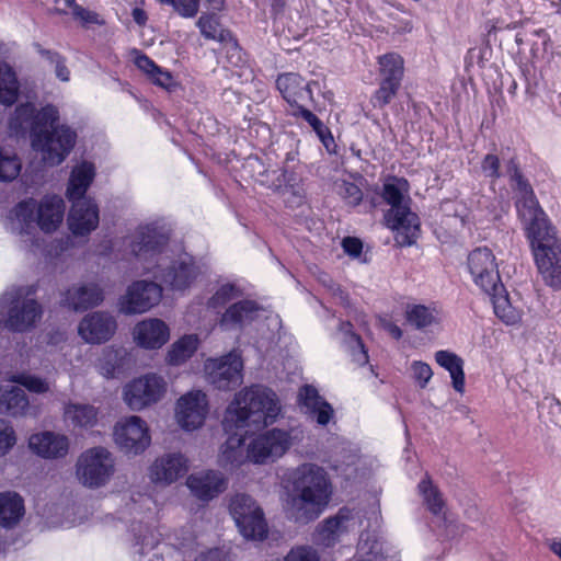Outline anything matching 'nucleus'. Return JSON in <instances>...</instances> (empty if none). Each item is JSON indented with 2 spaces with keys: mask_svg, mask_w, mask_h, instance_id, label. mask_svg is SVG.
Listing matches in <instances>:
<instances>
[{
  "mask_svg": "<svg viewBox=\"0 0 561 561\" xmlns=\"http://www.w3.org/2000/svg\"><path fill=\"white\" fill-rule=\"evenodd\" d=\"M507 172L517 194L516 208L530 242L537 268L547 285L561 288V242L513 160L507 165Z\"/></svg>",
  "mask_w": 561,
  "mask_h": 561,
  "instance_id": "nucleus-1",
  "label": "nucleus"
},
{
  "mask_svg": "<svg viewBox=\"0 0 561 561\" xmlns=\"http://www.w3.org/2000/svg\"><path fill=\"white\" fill-rule=\"evenodd\" d=\"M278 398L271 388H242L228 405L222 426L228 434L221 447L220 462L238 467L244 461V434L275 422Z\"/></svg>",
  "mask_w": 561,
  "mask_h": 561,
  "instance_id": "nucleus-2",
  "label": "nucleus"
},
{
  "mask_svg": "<svg viewBox=\"0 0 561 561\" xmlns=\"http://www.w3.org/2000/svg\"><path fill=\"white\" fill-rule=\"evenodd\" d=\"M60 114L57 106L36 108L32 103L20 104L9 119V129L20 136L31 134V146L48 167L61 164L73 149L77 133L68 125H55Z\"/></svg>",
  "mask_w": 561,
  "mask_h": 561,
  "instance_id": "nucleus-3",
  "label": "nucleus"
},
{
  "mask_svg": "<svg viewBox=\"0 0 561 561\" xmlns=\"http://www.w3.org/2000/svg\"><path fill=\"white\" fill-rule=\"evenodd\" d=\"M131 252L144 262V268L173 290H184L199 274L193 259L184 253L173 260L168 237L157 227H139L133 236Z\"/></svg>",
  "mask_w": 561,
  "mask_h": 561,
  "instance_id": "nucleus-4",
  "label": "nucleus"
},
{
  "mask_svg": "<svg viewBox=\"0 0 561 561\" xmlns=\"http://www.w3.org/2000/svg\"><path fill=\"white\" fill-rule=\"evenodd\" d=\"M291 490L284 500L288 519L308 524L327 508L332 496V484L327 471L316 463H302L290 476Z\"/></svg>",
  "mask_w": 561,
  "mask_h": 561,
  "instance_id": "nucleus-5",
  "label": "nucleus"
},
{
  "mask_svg": "<svg viewBox=\"0 0 561 561\" xmlns=\"http://www.w3.org/2000/svg\"><path fill=\"white\" fill-rule=\"evenodd\" d=\"M66 204L57 194H46L39 198L27 197L15 204L5 220L7 230L21 238L25 248L38 241L36 229L53 234L64 224Z\"/></svg>",
  "mask_w": 561,
  "mask_h": 561,
  "instance_id": "nucleus-6",
  "label": "nucleus"
},
{
  "mask_svg": "<svg viewBox=\"0 0 561 561\" xmlns=\"http://www.w3.org/2000/svg\"><path fill=\"white\" fill-rule=\"evenodd\" d=\"M409 183L402 178H387L381 187V197L390 205L385 215L386 225L396 232L400 245L414 243L420 232L416 214L410 209Z\"/></svg>",
  "mask_w": 561,
  "mask_h": 561,
  "instance_id": "nucleus-7",
  "label": "nucleus"
},
{
  "mask_svg": "<svg viewBox=\"0 0 561 561\" xmlns=\"http://www.w3.org/2000/svg\"><path fill=\"white\" fill-rule=\"evenodd\" d=\"M115 457L103 446L85 449L76 462V476L85 488L96 490L105 486L115 473Z\"/></svg>",
  "mask_w": 561,
  "mask_h": 561,
  "instance_id": "nucleus-8",
  "label": "nucleus"
},
{
  "mask_svg": "<svg viewBox=\"0 0 561 561\" xmlns=\"http://www.w3.org/2000/svg\"><path fill=\"white\" fill-rule=\"evenodd\" d=\"M34 293L33 286H27L5 294L4 300L10 302L4 322L7 328L16 332H25L41 319L43 310L33 298Z\"/></svg>",
  "mask_w": 561,
  "mask_h": 561,
  "instance_id": "nucleus-9",
  "label": "nucleus"
},
{
  "mask_svg": "<svg viewBox=\"0 0 561 561\" xmlns=\"http://www.w3.org/2000/svg\"><path fill=\"white\" fill-rule=\"evenodd\" d=\"M229 511L244 538L263 540L266 537L267 524L264 513L252 496L237 493L230 500Z\"/></svg>",
  "mask_w": 561,
  "mask_h": 561,
  "instance_id": "nucleus-10",
  "label": "nucleus"
},
{
  "mask_svg": "<svg viewBox=\"0 0 561 561\" xmlns=\"http://www.w3.org/2000/svg\"><path fill=\"white\" fill-rule=\"evenodd\" d=\"M291 431L272 428L257 435L247 448V459L256 465L275 461L293 445Z\"/></svg>",
  "mask_w": 561,
  "mask_h": 561,
  "instance_id": "nucleus-11",
  "label": "nucleus"
},
{
  "mask_svg": "<svg viewBox=\"0 0 561 561\" xmlns=\"http://www.w3.org/2000/svg\"><path fill=\"white\" fill-rule=\"evenodd\" d=\"M162 287L148 280L133 282L117 300V311L125 316L146 313L162 299Z\"/></svg>",
  "mask_w": 561,
  "mask_h": 561,
  "instance_id": "nucleus-12",
  "label": "nucleus"
},
{
  "mask_svg": "<svg viewBox=\"0 0 561 561\" xmlns=\"http://www.w3.org/2000/svg\"><path fill=\"white\" fill-rule=\"evenodd\" d=\"M467 267L473 283L484 293L502 290L495 255L488 248H478L468 255Z\"/></svg>",
  "mask_w": 561,
  "mask_h": 561,
  "instance_id": "nucleus-13",
  "label": "nucleus"
},
{
  "mask_svg": "<svg viewBox=\"0 0 561 561\" xmlns=\"http://www.w3.org/2000/svg\"><path fill=\"white\" fill-rule=\"evenodd\" d=\"M114 440L126 454L139 455L150 445L151 438L146 422L133 415L116 423Z\"/></svg>",
  "mask_w": 561,
  "mask_h": 561,
  "instance_id": "nucleus-14",
  "label": "nucleus"
},
{
  "mask_svg": "<svg viewBox=\"0 0 561 561\" xmlns=\"http://www.w3.org/2000/svg\"><path fill=\"white\" fill-rule=\"evenodd\" d=\"M360 524L359 511L344 506L334 516L318 525L314 533V542L324 547H332L343 534L359 527Z\"/></svg>",
  "mask_w": 561,
  "mask_h": 561,
  "instance_id": "nucleus-15",
  "label": "nucleus"
},
{
  "mask_svg": "<svg viewBox=\"0 0 561 561\" xmlns=\"http://www.w3.org/2000/svg\"><path fill=\"white\" fill-rule=\"evenodd\" d=\"M77 330L83 342L99 345L108 342L115 335L117 321L107 311H92L80 320Z\"/></svg>",
  "mask_w": 561,
  "mask_h": 561,
  "instance_id": "nucleus-16",
  "label": "nucleus"
},
{
  "mask_svg": "<svg viewBox=\"0 0 561 561\" xmlns=\"http://www.w3.org/2000/svg\"><path fill=\"white\" fill-rule=\"evenodd\" d=\"M171 337L169 324L154 317L145 318L131 329L134 344L144 351H157L163 347Z\"/></svg>",
  "mask_w": 561,
  "mask_h": 561,
  "instance_id": "nucleus-17",
  "label": "nucleus"
},
{
  "mask_svg": "<svg viewBox=\"0 0 561 561\" xmlns=\"http://www.w3.org/2000/svg\"><path fill=\"white\" fill-rule=\"evenodd\" d=\"M207 413V397L201 389L192 390L178 400L175 417L179 425L185 431L201 427Z\"/></svg>",
  "mask_w": 561,
  "mask_h": 561,
  "instance_id": "nucleus-18",
  "label": "nucleus"
},
{
  "mask_svg": "<svg viewBox=\"0 0 561 561\" xmlns=\"http://www.w3.org/2000/svg\"><path fill=\"white\" fill-rule=\"evenodd\" d=\"M72 203L67 224L75 237H85L99 226V207L93 199L70 201Z\"/></svg>",
  "mask_w": 561,
  "mask_h": 561,
  "instance_id": "nucleus-19",
  "label": "nucleus"
},
{
  "mask_svg": "<svg viewBox=\"0 0 561 561\" xmlns=\"http://www.w3.org/2000/svg\"><path fill=\"white\" fill-rule=\"evenodd\" d=\"M242 360L237 353H229L219 358H209L205 362L204 370L211 382H231L241 381Z\"/></svg>",
  "mask_w": 561,
  "mask_h": 561,
  "instance_id": "nucleus-20",
  "label": "nucleus"
},
{
  "mask_svg": "<svg viewBox=\"0 0 561 561\" xmlns=\"http://www.w3.org/2000/svg\"><path fill=\"white\" fill-rule=\"evenodd\" d=\"M149 471L152 482L170 484L186 474L187 459L180 453L167 454L157 458Z\"/></svg>",
  "mask_w": 561,
  "mask_h": 561,
  "instance_id": "nucleus-21",
  "label": "nucleus"
},
{
  "mask_svg": "<svg viewBox=\"0 0 561 561\" xmlns=\"http://www.w3.org/2000/svg\"><path fill=\"white\" fill-rule=\"evenodd\" d=\"M191 492L203 501H209L227 488V480L219 471L208 470L192 474L187 479Z\"/></svg>",
  "mask_w": 561,
  "mask_h": 561,
  "instance_id": "nucleus-22",
  "label": "nucleus"
},
{
  "mask_svg": "<svg viewBox=\"0 0 561 561\" xmlns=\"http://www.w3.org/2000/svg\"><path fill=\"white\" fill-rule=\"evenodd\" d=\"M28 446L43 458L56 459L62 458L68 454L69 439L62 434L42 432L30 437Z\"/></svg>",
  "mask_w": 561,
  "mask_h": 561,
  "instance_id": "nucleus-23",
  "label": "nucleus"
},
{
  "mask_svg": "<svg viewBox=\"0 0 561 561\" xmlns=\"http://www.w3.org/2000/svg\"><path fill=\"white\" fill-rule=\"evenodd\" d=\"M276 85L284 100L291 106L302 107L312 100L310 83L297 73L280 75Z\"/></svg>",
  "mask_w": 561,
  "mask_h": 561,
  "instance_id": "nucleus-24",
  "label": "nucleus"
},
{
  "mask_svg": "<svg viewBox=\"0 0 561 561\" xmlns=\"http://www.w3.org/2000/svg\"><path fill=\"white\" fill-rule=\"evenodd\" d=\"M298 404L305 414L316 420L319 425L325 426L333 417V409L321 396L317 388H300Z\"/></svg>",
  "mask_w": 561,
  "mask_h": 561,
  "instance_id": "nucleus-25",
  "label": "nucleus"
},
{
  "mask_svg": "<svg viewBox=\"0 0 561 561\" xmlns=\"http://www.w3.org/2000/svg\"><path fill=\"white\" fill-rule=\"evenodd\" d=\"M103 299V291L96 284H84L69 288L61 304L73 310H84L100 305Z\"/></svg>",
  "mask_w": 561,
  "mask_h": 561,
  "instance_id": "nucleus-26",
  "label": "nucleus"
},
{
  "mask_svg": "<svg viewBox=\"0 0 561 561\" xmlns=\"http://www.w3.org/2000/svg\"><path fill=\"white\" fill-rule=\"evenodd\" d=\"M95 178L94 164L88 161H82L76 164L69 176L66 188V196L69 201L85 199L84 194L92 184Z\"/></svg>",
  "mask_w": 561,
  "mask_h": 561,
  "instance_id": "nucleus-27",
  "label": "nucleus"
},
{
  "mask_svg": "<svg viewBox=\"0 0 561 561\" xmlns=\"http://www.w3.org/2000/svg\"><path fill=\"white\" fill-rule=\"evenodd\" d=\"M262 311L253 301H240L226 310L220 319V325L225 330L243 327L257 319Z\"/></svg>",
  "mask_w": 561,
  "mask_h": 561,
  "instance_id": "nucleus-28",
  "label": "nucleus"
},
{
  "mask_svg": "<svg viewBox=\"0 0 561 561\" xmlns=\"http://www.w3.org/2000/svg\"><path fill=\"white\" fill-rule=\"evenodd\" d=\"M130 360L124 350L105 348L99 359V373L107 379H121L127 375Z\"/></svg>",
  "mask_w": 561,
  "mask_h": 561,
  "instance_id": "nucleus-29",
  "label": "nucleus"
},
{
  "mask_svg": "<svg viewBox=\"0 0 561 561\" xmlns=\"http://www.w3.org/2000/svg\"><path fill=\"white\" fill-rule=\"evenodd\" d=\"M131 553L144 557L152 551L160 542L161 534L152 526L141 522L131 525Z\"/></svg>",
  "mask_w": 561,
  "mask_h": 561,
  "instance_id": "nucleus-30",
  "label": "nucleus"
},
{
  "mask_svg": "<svg viewBox=\"0 0 561 561\" xmlns=\"http://www.w3.org/2000/svg\"><path fill=\"white\" fill-rule=\"evenodd\" d=\"M23 499L15 492L0 493V526L11 528L24 515Z\"/></svg>",
  "mask_w": 561,
  "mask_h": 561,
  "instance_id": "nucleus-31",
  "label": "nucleus"
},
{
  "mask_svg": "<svg viewBox=\"0 0 561 561\" xmlns=\"http://www.w3.org/2000/svg\"><path fill=\"white\" fill-rule=\"evenodd\" d=\"M199 337L197 334H185L175 340L165 354V362L173 366L186 363L197 351Z\"/></svg>",
  "mask_w": 561,
  "mask_h": 561,
  "instance_id": "nucleus-32",
  "label": "nucleus"
},
{
  "mask_svg": "<svg viewBox=\"0 0 561 561\" xmlns=\"http://www.w3.org/2000/svg\"><path fill=\"white\" fill-rule=\"evenodd\" d=\"M165 393V388H125L123 398L133 411H141L159 402Z\"/></svg>",
  "mask_w": 561,
  "mask_h": 561,
  "instance_id": "nucleus-33",
  "label": "nucleus"
},
{
  "mask_svg": "<svg viewBox=\"0 0 561 561\" xmlns=\"http://www.w3.org/2000/svg\"><path fill=\"white\" fill-rule=\"evenodd\" d=\"M30 410V399L23 388H0V412L12 416L24 415Z\"/></svg>",
  "mask_w": 561,
  "mask_h": 561,
  "instance_id": "nucleus-34",
  "label": "nucleus"
},
{
  "mask_svg": "<svg viewBox=\"0 0 561 561\" xmlns=\"http://www.w3.org/2000/svg\"><path fill=\"white\" fill-rule=\"evenodd\" d=\"M362 178L354 174H343L333 181V192L341 197L345 204L357 206L363 201V191L360 188Z\"/></svg>",
  "mask_w": 561,
  "mask_h": 561,
  "instance_id": "nucleus-35",
  "label": "nucleus"
},
{
  "mask_svg": "<svg viewBox=\"0 0 561 561\" xmlns=\"http://www.w3.org/2000/svg\"><path fill=\"white\" fill-rule=\"evenodd\" d=\"M405 317L410 324L419 330L434 328L440 323V311L434 306L409 305Z\"/></svg>",
  "mask_w": 561,
  "mask_h": 561,
  "instance_id": "nucleus-36",
  "label": "nucleus"
},
{
  "mask_svg": "<svg viewBox=\"0 0 561 561\" xmlns=\"http://www.w3.org/2000/svg\"><path fill=\"white\" fill-rule=\"evenodd\" d=\"M134 62L154 84L164 89H172L175 85L173 77L167 70L160 68L148 56L138 51L135 53Z\"/></svg>",
  "mask_w": 561,
  "mask_h": 561,
  "instance_id": "nucleus-37",
  "label": "nucleus"
},
{
  "mask_svg": "<svg viewBox=\"0 0 561 561\" xmlns=\"http://www.w3.org/2000/svg\"><path fill=\"white\" fill-rule=\"evenodd\" d=\"M417 490L427 510L434 516L439 517L443 515L444 520L447 522V518L444 514V500L442 493L437 486L433 484L431 478L427 474H425L424 478L419 482Z\"/></svg>",
  "mask_w": 561,
  "mask_h": 561,
  "instance_id": "nucleus-38",
  "label": "nucleus"
},
{
  "mask_svg": "<svg viewBox=\"0 0 561 561\" xmlns=\"http://www.w3.org/2000/svg\"><path fill=\"white\" fill-rule=\"evenodd\" d=\"M23 162L10 147H0V183H11L19 178Z\"/></svg>",
  "mask_w": 561,
  "mask_h": 561,
  "instance_id": "nucleus-39",
  "label": "nucleus"
},
{
  "mask_svg": "<svg viewBox=\"0 0 561 561\" xmlns=\"http://www.w3.org/2000/svg\"><path fill=\"white\" fill-rule=\"evenodd\" d=\"M492 300L495 314L506 324H515L522 318L519 309L514 307L502 286V290H494L493 293H486Z\"/></svg>",
  "mask_w": 561,
  "mask_h": 561,
  "instance_id": "nucleus-40",
  "label": "nucleus"
},
{
  "mask_svg": "<svg viewBox=\"0 0 561 561\" xmlns=\"http://www.w3.org/2000/svg\"><path fill=\"white\" fill-rule=\"evenodd\" d=\"M65 417L73 426L88 428L93 427L98 422V410L90 404H68L65 407Z\"/></svg>",
  "mask_w": 561,
  "mask_h": 561,
  "instance_id": "nucleus-41",
  "label": "nucleus"
},
{
  "mask_svg": "<svg viewBox=\"0 0 561 561\" xmlns=\"http://www.w3.org/2000/svg\"><path fill=\"white\" fill-rule=\"evenodd\" d=\"M434 357L436 363L449 373L453 386H463V360L457 354L442 350L437 351Z\"/></svg>",
  "mask_w": 561,
  "mask_h": 561,
  "instance_id": "nucleus-42",
  "label": "nucleus"
},
{
  "mask_svg": "<svg viewBox=\"0 0 561 561\" xmlns=\"http://www.w3.org/2000/svg\"><path fill=\"white\" fill-rule=\"evenodd\" d=\"M19 93V82L15 73L7 64H0V103L10 105L15 102Z\"/></svg>",
  "mask_w": 561,
  "mask_h": 561,
  "instance_id": "nucleus-43",
  "label": "nucleus"
},
{
  "mask_svg": "<svg viewBox=\"0 0 561 561\" xmlns=\"http://www.w3.org/2000/svg\"><path fill=\"white\" fill-rule=\"evenodd\" d=\"M379 75L382 81L401 83L403 60L397 54H387L379 58Z\"/></svg>",
  "mask_w": 561,
  "mask_h": 561,
  "instance_id": "nucleus-44",
  "label": "nucleus"
},
{
  "mask_svg": "<svg viewBox=\"0 0 561 561\" xmlns=\"http://www.w3.org/2000/svg\"><path fill=\"white\" fill-rule=\"evenodd\" d=\"M196 25L201 33L208 39L226 42L230 38V34L220 27V24L215 15H202Z\"/></svg>",
  "mask_w": 561,
  "mask_h": 561,
  "instance_id": "nucleus-45",
  "label": "nucleus"
},
{
  "mask_svg": "<svg viewBox=\"0 0 561 561\" xmlns=\"http://www.w3.org/2000/svg\"><path fill=\"white\" fill-rule=\"evenodd\" d=\"M400 84L398 83L380 80L378 90H376L370 99L373 106L381 108L389 104L390 101L396 96Z\"/></svg>",
  "mask_w": 561,
  "mask_h": 561,
  "instance_id": "nucleus-46",
  "label": "nucleus"
},
{
  "mask_svg": "<svg viewBox=\"0 0 561 561\" xmlns=\"http://www.w3.org/2000/svg\"><path fill=\"white\" fill-rule=\"evenodd\" d=\"M45 58L49 68L54 71L56 78L61 82H69L70 70L68 69L65 59L56 53H45Z\"/></svg>",
  "mask_w": 561,
  "mask_h": 561,
  "instance_id": "nucleus-47",
  "label": "nucleus"
},
{
  "mask_svg": "<svg viewBox=\"0 0 561 561\" xmlns=\"http://www.w3.org/2000/svg\"><path fill=\"white\" fill-rule=\"evenodd\" d=\"M239 295L238 289L231 284H224L218 287L216 293L208 300V306L210 308H219L224 306L226 302L236 298Z\"/></svg>",
  "mask_w": 561,
  "mask_h": 561,
  "instance_id": "nucleus-48",
  "label": "nucleus"
},
{
  "mask_svg": "<svg viewBox=\"0 0 561 561\" xmlns=\"http://www.w3.org/2000/svg\"><path fill=\"white\" fill-rule=\"evenodd\" d=\"M163 4H170L173 10L183 18H193L199 9V0H159Z\"/></svg>",
  "mask_w": 561,
  "mask_h": 561,
  "instance_id": "nucleus-49",
  "label": "nucleus"
},
{
  "mask_svg": "<svg viewBox=\"0 0 561 561\" xmlns=\"http://www.w3.org/2000/svg\"><path fill=\"white\" fill-rule=\"evenodd\" d=\"M16 443L13 427L0 419V457L4 456Z\"/></svg>",
  "mask_w": 561,
  "mask_h": 561,
  "instance_id": "nucleus-50",
  "label": "nucleus"
},
{
  "mask_svg": "<svg viewBox=\"0 0 561 561\" xmlns=\"http://www.w3.org/2000/svg\"><path fill=\"white\" fill-rule=\"evenodd\" d=\"M347 345L351 352V356L355 363H357L358 365H364L368 362L367 352L364 348V345L359 336L353 333L348 334Z\"/></svg>",
  "mask_w": 561,
  "mask_h": 561,
  "instance_id": "nucleus-51",
  "label": "nucleus"
},
{
  "mask_svg": "<svg viewBox=\"0 0 561 561\" xmlns=\"http://www.w3.org/2000/svg\"><path fill=\"white\" fill-rule=\"evenodd\" d=\"M284 561H320L318 552L308 546H297L289 550Z\"/></svg>",
  "mask_w": 561,
  "mask_h": 561,
  "instance_id": "nucleus-52",
  "label": "nucleus"
},
{
  "mask_svg": "<svg viewBox=\"0 0 561 561\" xmlns=\"http://www.w3.org/2000/svg\"><path fill=\"white\" fill-rule=\"evenodd\" d=\"M410 374L419 383H427L433 376L431 366L424 362L417 360L411 364Z\"/></svg>",
  "mask_w": 561,
  "mask_h": 561,
  "instance_id": "nucleus-53",
  "label": "nucleus"
},
{
  "mask_svg": "<svg viewBox=\"0 0 561 561\" xmlns=\"http://www.w3.org/2000/svg\"><path fill=\"white\" fill-rule=\"evenodd\" d=\"M75 19L79 20L83 25L102 24L103 20L101 16L93 11L87 10L81 5H75L72 11Z\"/></svg>",
  "mask_w": 561,
  "mask_h": 561,
  "instance_id": "nucleus-54",
  "label": "nucleus"
},
{
  "mask_svg": "<svg viewBox=\"0 0 561 561\" xmlns=\"http://www.w3.org/2000/svg\"><path fill=\"white\" fill-rule=\"evenodd\" d=\"M483 174L491 179L500 178V160L495 154H486L481 163Z\"/></svg>",
  "mask_w": 561,
  "mask_h": 561,
  "instance_id": "nucleus-55",
  "label": "nucleus"
},
{
  "mask_svg": "<svg viewBox=\"0 0 561 561\" xmlns=\"http://www.w3.org/2000/svg\"><path fill=\"white\" fill-rule=\"evenodd\" d=\"M4 381L13 382L16 383L18 386H43L42 381L38 378L27 374H13L5 377H0V382Z\"/></svg>",
  "mask_w": 561,
  "mask_h": 561,
  "instance_id": "nucleus-56",
  "label": "nucleus"
},
{
  "mask_svg": "<svg viewBox=\"0 0 561 561\" xmlns=\"http://www.w3.org/2000/svg\"><path fill=\"white\" fill-rule=\"evenodd\" d=\"M358 460V457L354 455H350L347 458V462L337 463L335 462L332 468L337 471L341 476H343L345 479L353 478L355 471H356V462Z\"/></svg>",
  "mask_w": 561,
  "mask_h": 561,
  "instance_id": "nucleus-57",
  "label": "nucleus"
},
{
  "mask_svg": "<svg viewBox=\"0 0 561 561\" xmlns=\"http://www.w3.org/2000/svg\"><path fill=\"white\" fill-rule=\"evenodd\" d=\"M342 247L347 254L354 257L358 256L363 249L362 242L358 239L351 237L345 238L342 241Z\"/></svg>",
  "mask_w": 561,
  "mask_h": 561,
  "instance_id": "nucleus-58",
  "label": "nucleus"
},
{
  "mask_svg": "<svg viewBox=\"0 0 561 561\" xmlns=\"http://www.w3.org/2000/svg\"><path fill=\"white\" fill-rule=\"evenodd\" d=\"M380 327L393 339L399 340L402 336V330L391 320L382 318L379 321Z\"/></svg>",
  "mask_w": 561,
  "mask_h": 561,
  "instance_id": "nucleus-59",
  "label": "nucleus"
},
{
  "mask_svg": "<svg viewBox=\"0 0 561 561\" xmlns=\"http://www.w3.org/2000/svg\"><path fill=\"white\" fill-rule=\"evenodd\" d=\"M393 21H394V23L392 25L393 32L407 33V32H411V30L413 27L411 20L407 15H403L399 19L393 18Z\"/></svg>",
  "mask_w": 561,
  "mask_h": 561,
  "instance_id": "nucleus-60",
  "label": "nucleus"
},
{
  "mask_svg": "<svg viewBox=\"0 0 561 561\" xmlns=\"http://www.w3.org/2000/svg\"><path fill=\"white\" fill-rule=\"evenodd\" d=\"M138 382H139V386H146V387L165 386V383H167L160 376H158L157 374H153V373L146 374L145 376L140 377Z\"/></svg>",
  "mask_w": 561,
  "mask_h": 561,
  "instance_id": "nucleus-61",
  "label": "nucleus"
},
{
  "mask_svg": "<svg viewBox=\"0 0 561 561\" xmlns=\"http://www.w3.org/2000/svg\"><path fill=\"white\" fill-rule=\"evenodd\" d=\"M301 116L313 127V128H320L321 127V121L309 110L302 105V107H298Z\"/></svg>",
  "mask_w": 561,
  "mask_h": 561,
  "instance_id": "nucleus-62",
  "label": "nucleus"
},
{
  "mask_svg": "<svg viewBox=\"0 0 561 561\" xmlns=\"http://www.w3.org/2000/svg\"><path fill=\"white\" fill-rule=\"evenodd\" d=\"M205 559H211V561H220V552L217 549L208 550L205 553H201L197 561H204Z\"/></svg>",
  "mask_w": 561,
  "mask_h": 561,
  "instance_id": "nucleus-63",
  "label": "nucleus"
},
{
  "mask_svg": "<svg viewBox=\"0 0 561 561\" xmlns=\"http://www.w3.org/2000/svg\"><path fill=\"white\" fill-rule=\"evenodd\" d=\"M133 18H134L135 22L139 25H144L147 21L146 13L139 8H135L133 10Z\"/></svg>",
  "mask_w": 561,
  "mask_h": 561,
  "instance_id": "nucleus-64",
  "label": "nucleus"
}]
</instances>
